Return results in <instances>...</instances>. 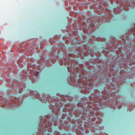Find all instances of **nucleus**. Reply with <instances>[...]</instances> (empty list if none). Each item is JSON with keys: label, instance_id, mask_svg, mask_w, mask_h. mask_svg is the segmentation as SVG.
I'll list each match as a JSON object with an SVG mask.
<instances>
[{"label": "nucleus", "instance_id": "1", "mask_svg": "<svg viewBox=\"0 0 135 135\" xmlns=\"http://www.w3.org/2000/svg\"><path fill=\"white\" fill-rule=\"evenodd\" d=\"M91 83V82L89 81V85L88 86L87 85V84H86V86H88L89 87H91L92 86V84H90Z\"/></svg>", "mask_w": 135, "mask_h": 135}, {"label": "nucleus", "instance_id": "2", "mask_svg": "<svg viewBox=\"0 0 135 135\" xmlns=\"http://www.w3.org/2000/svg\"><path fill=\"white\" fill-rule=\"evenodd\" d=\"M38 72H36V75L37 76L38 75Z\"/></svg>", "mask_w": 135, "mask_h": 135}, {"label": "nucleus", "instance_id": "3", "mask_svg": "<svg viewBox=\"0 0 135 135\" xmlns=\"http://www.w3.org/2000/svg\"><path fill=\"white\" fill-rule=\"evenodd\" d=\"M71 78H70V80H71Z\"/></svg>", "mask_w": 135, "mask_h": 135}]
</instances>
